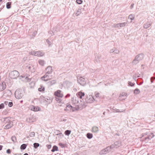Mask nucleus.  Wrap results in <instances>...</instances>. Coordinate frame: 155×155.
Masks as SVG:
<instances>
[{
    "label": "nucleus",
    "mask_w": 155,
    "mask_h": 155,
    "mask_svg": "<svg viewBox=\"0 0 155 155\" xmlns=\"http://www.w3.org/2000/svg\"><path fill=\"white\" fill-rule=\"evenodd\" d=\"M11 118L9 117H6L4 118L3 123L6 125L5 126L4 129H8L11 128L13 124L12 121H11Z\"/></svg>",
    "instance_id": "nucleus-1"
},
{
    "label": "nucleus",
    "mask_w": 155,
    "mask_h": 155,
    "mask_svg": "<svg viewBox=\"0 0 155 155\" xmlns=\"http://www.w3.org/2000/svg\"><path fill=\"white\" fill-rule=\"evenodd\" d=\"M144 57V54L143 53L140 54L136 55L134 59L132 62L133 65H136L140 61L142 60Z\"/></svg>",
    "instance_id": "nucleus-2"
},
{
    "label": "nucleus",
    "mask_w": 155,
    "mask_h": 155,
    "mask_svg": "<svg viewBox=\"0 0 155 155\" xmlns=\"http://www.w3.org/2000/svg\"><path fill=\"white\" fill-rule=\"evenodd\" d=\"M144 137L143 138V140L145 142H147L148 141L147 140H150L153 137L154 135L153 133H149L147 132L143 134V137Z\"/></svg>",
    "instance_id": "nucleus-3"
},
{
    "label": "nucleus",
    "mask_w": 155,
    "mask_h": 155,
    "mask_svg": "<svg viewBox=\"0 0 155 155\" xmlns=\"http://www.w3.org/2000/svg\"><path fill=\"white\" fill-rule=\"evenodd\" d=\"M24 92L21 89H17L15 93V96L17 99H20L23 96Z\"/></svg>",
    "instance_id": "nucleus-4"
},
{
    "label": "nucleus",
    "mask_w": 155,
    "mask_h": 155,
    "mask_svg": "<svg viewBox=\"0 0 155 155\" xmlns=\"http://www.w3.org/2000/svg\"><path fill=\"white\" fill-rule=\"evenodd\" d=\"M83 97L82 96H79L78 103H79V100L80 101V102L79 103V105H78V110L81 108L82 109L85 107Z\"/></svg>",
    "instance_id": "nucleus-5"
},
{
    "label": "nucleus",
    "mask_w": 155,
    "mask_h": 155,
    "mask_svg": "<svg viewBox=\"0 0 155 155\" xmlns=\"http://www.w3.org/2000/svg\"><path fill=\"white\" fill-rule=\"evenodd\" d=\"M10 78L12 79H16L19 75V72L17 71H12L9 73Z\"/></svg>",
    "instance_id": "nucleus-6"
},
{
    "label": "nucleus",
    "mask_w": 155,
    "mask_h": 155,
    "mask_svg": "<svg viewBox=\"0 0 155 155\" xmlns=\"http://www.w3.org/2000/svg\"><path fill=\"white\" fill-rule=\"evenodd\" d=\"M111 149H112L111 146H108L106 148L101 150L100 152V154L101 155L106 154L110 152Z\"/></svg>",
    "instance_id": "nucleus-7"
},
{
    "label": "nucleus",
    "mask_w": 155,
    "mask_h": 155,
    "mask_svg": "<svg viewBox=\"0 0 155 155\" xmlns=\"http://www.w3.org/2000/svg\"><path fill=\"white\" fill-rule=\"evenodd\" d=\"M78 83H79L81 85L84 86L86 84V79L82 77L79 76L78 75Z\"/></svg>",
    "instance_id": "nucleus-8"
},
{
    "label": "nucleus",
    "mask_w": 155,
    "mask_h": 155,
    "mask_svg": "<svg viewBox=\"0 0 155 155\" xmlns=\"http://www.w3.org/2000/svg\"><path fill=\"white\" fill-rule=\"evenodd\" d=\"M49 74L46 73L44 76L41 78V79L45 81L51 79L52 78V76L51 75H49Z\"/></svg>",
    "instance_id": "nucleus-9"
},
{
    "label": "nucleus",
    "mask_w": 155,
    "mask_h": 155,
    "mask_svg": "<svg viewBox=\"0 0 155 155\" xmlns=\"http://www.w3.org/2000/svg\"><path fill=\"white\" fill-rule=\"evenodd\" d=\"M85 100L87 103H91L94 101V99L92 96L89 95L86 96Z\"/></svg>",
    "instance_id": "nucleus-10"
},
{
    "label": "nucleus",
    "mask_w": 155,
    "mask_h": 155,
    "mask_svg": "<svg viewBox=\"0 0 155 155\" xmlns=\"http://www.w3.org/2000/svg\"><path fill=\"white\" fill-rule=\"evenodd\" d=\"M35 121L36 118L34 116H31L27 118L26 120V121L29 123H31Z\"/></svg>",
    "instance_id": "nucleus-11"
},
{
    "label": "nucleus",
    "mask_w": 155,
    "mask_h": 155,
    "mask_svg": "<svg viewBox=\"0 0 155 155\" xmlns=\"http://www.w3.org/2000/svg\"><path fill=\"white\" fill-rule=\"evenodd\" d=\"M121 142L120 141H117L114 142V144L111 145L112 149L114 148H117L120 146Z\"/></svg>",
    "instance_id": "nucleus-12"
},
{
    "label": "nucleus",
    "mask_w": 155,
    "mask_h": 155,
    "mask_svg": "<svg viewBox=\"0 0 155 155\" xmlns=\"http://www.w3.org/2000/svg\"><path fill=\"white\" fill-rule=\"evenodd\" d=\"M54 95L56 97H58L61 98L63 96V95L61 93V91L60 90H58L54 92Z\"/></svg>",
    "instance_id": "nucleus-13"
},
{
    "label": "nucleus",
    "mask_w": 155,
    "mask_h": 155,
    "mask_svg": "<svg viewBox=\"0 0 155 155\" xmlns=\"http://www.w3.org/2000/svg\"><path fill=\"white\" fill-rule=\"evenodd\" d=\"M6 85L5 82L3 81L0 84V91H2L6 88Z\"/></svg>",
    "instance_id": "nucleus-14"
},
{
    "label": "nucleus",
    "mask_w": 155,
    "mask_h": 155,
    "mask_svg": "<svg viewBox=\"0 0 155 155\" xmlns=\"http://www.w3.org/2000/svg\"><path fill=\"white\" fill-rule=\"evenodd\" d=\"M45 71L48 74H51L53 71L52 67L50 66H48L45 69Z\"/></svg>",
    "instance_id": "nucleus-15"
},
{
    "label": "nucleus",
    "mask_w": 155,
    "mask_h": 155,
    "mask_svg": "<svg viewBox=\"0 0 155 155\" xmlns=\"http://www.w3.org/2000/svg\"><path fill=\"white\" fill-rule=\"evenodd\" d=\"M127 24V22L118 23L116 24L115 27L118 28L119 27H123L125 26Z\"/></svg>",
    "instance_id": "nucleus-16"
},
{
    "label": "nucleus",
    "mask_w": 155,
    "mask_h": 155,
    "mask_svg": "<svg viewBox=\"0 0 155 155\" xmlns=\"http://www.w3.org/2000/svg\"><path fill=\"white\" fill-rule=\"evenodd\" d=\"M31 110H33L34 111H40L41 108L38 107H35L34 106H31L30 107Z\"/></svg>",
    "instance_id": "nucleus-17"
},
{
    "label": "nucleus",
    "mask_w": 155,
    "mask_h": 155,
    "mask_svg": "<svg viewBox=\"0 0 155 155\" xmlns=\"http://www.w3.org/2000/svg\"><path fill=\"white\" fill-rule=\"evenodd\" d=\"M152 24L150 21H148L143 25V28L145 29H147L149 28Z\"/></svg>",
    "instance_id": "nucleus-18"
},
{
    "label": "nucleus",
    "mask_w": 155,
    "mask_h": 155,
    "mask_svg": "<svg viewBox=\"0 0 155 155\" xmlns=\"http://www.w3.org/2000/svg\"><path fill=\"white\" fill-rule=\"evenodd\" d=\"M56 81L55 80H52L47 82V84L49 86H51L56 83Z\"/></svg>",
    "instance_id": "nucleus-19"
},
{
    "label": "nucleus",
    "mask_w": 155,
    "mask_h": 155,
    "mask_svg": "<svg viewBox=\"0 0 155 155\" xmlns=\"http://www.w3.org/2000/svg\"><path fill=\"white\" fill-rule=\"evenodd\" d=\"M91 131L93 133H97L98 131V128L96 126H94L93 127Z\"/></svg>",
    "instance_id": "nucleus-20"
},
{
    "label": "nucleus",
    "mask_w": 155,
    "mask_h": 155,
    "mask_svg": "<svg viewBox=\"0 0 155 155\" xmlns=\"http://www.w3.org/2000/svg\"><path fill=\"white\" fill-rule=\"evenodd\" d=\"M127 93L124 92H123L121 94L119 95V97H125V98H123V99H121V100L122 101L123 100H124L125 98L127 97Z\"/></svg>",
    "instance_id": "nucleus-21"
},
{
    "label": "nucleus",
    "mask_w": 155,
    "mask_h": 155,
    "mask_svg": "<svg viewBox=\"0 0 155 155\" xmlns=\"http://www.w3.org/2000/svg\"><path fill=\"white\" fill-rule=\"evenodd\" d=\"M44 54V53L41 51H36V56H42Z\"/></svg>",
    "instance_id": "nucleus-22"
},
{
    "label": "nucleus",
    "mask_w": 155,
    "mask_h": 155,
    "mask_svg": "<svg viewBox=\"0 0 155 155\" xmlns=\"http://www.w3.org/2000/svg\"><path fill=\"white\" fill-rule=\"evenodd\" d=\"M58 150V148L57 146L56 145H54L53 146L52 149L51 150V151L52 152H54L55 151H57Z\"/></svg>",
    "instance_id": "nucleus-23"
},
{
    "label": "nucleus",
    "mask_w": 155,
    "mask_h": 155,
    "mask_svg": "<svg viewBox=\"0 0 155 155\" xmlns=\"http://www.w3.org/2000/svg\"><path fill=\"white\" fill-rule=\"evenodd\" d=\"M140 75L138 73H135V74H134L133 78L134 79L136 80L137 78L140 77Z\"/></svg>",
    "instance_id": "nucleus-24"
},
{
    "label": "nucleus",
    "mask_w": 155,
    "mask_h": 155,
    "mask_svg": "<svg viewBox=\"0 0 155 155\" xmlns=\"http://www.w3.org/2000/svg\"><path fill=\"white\" fill-rule=\"evenodd\" d=\"M11 4L12 2H7L6 5V8L8 9L10 8H11Z\"/></svg>",
    "instance_id": "nucleus-25"
},
{
    "label": "nucleus",
    "mask_w": 155,
    "mask_h": 155,
    "mask_svg": "<svg viewBox=\"0 0 155 155\" xmlns=\"http://www.w3.org/2000/svg\"><path fill=\"white\" fill-rule=\"evenodd\" d=\"M87 137L89 139H91L93 137V134L90 133H88L86 134Z\"/></svg>",
    "instance_id": "nucleus-26"
},
{
    "label": "nucleus",
    "mask_w": 155,
    "mask_h": 155,
    "mask_svg": "<svg viewBox=\"0 0 155 155\" xmlns=\"http://www.w3.org/2000/svg\"><path fill=\"white\" fill-rule=\"evenodd\" d=\"M27 145L25 144H22L20 147V149L21 150H25L27 147Z\"/></svg>",
    "instance_id": "nucleus-27"
},
{
    "label": "nucleus",
    "mask_w": 155,
    "mask_h": 155,
    "mask_svg": "<svg viewBox=\"0 0 155 155\" xmlns=\"http://www.w3.org/2000/svg\"><path fill=\"white\" fill-rule=\"evenodd\" d=\"M85 95V93L84 92H83L81 91L78 92V97H79V96H82L83 97H84Z\"/></svg>",
    "instance_id": "nucleus-28"
},
{
    "label": "nucleus",
    "mask_w": 155,
    "mask_h": 155,
    "mask_svg": "<svg viewBox=\"0 0 155 155\" xmlns=\"http://www.w3.org/2000/svg\"><path fill=\"white\" fill-rule=\"evenodd\" d=\"M71 131L69 130H66L64 132V134L68 136L71 133Z\"/></svg>",
    "instance_id": "nucleus-29"
},
{
    "label": "nucleus",
    "mask_w": 155,
    "mask_h": 155,
    "mask_svg": "<svg viewBox=\"0 0 155 155\" xmlns=\"http://www.w3.org/2000/svg\"><path fill=\"white\" fill-rule=\"evenodd\" d=\"M39 146L40 144L38 143H35L33 144L34 147L35 149H37Z\"/></svg>",
    "instance_id": "nucleus-30"
},
{
    "label": "nucleus",
    "mask_w": 155,
    "mask_h": 155,
    "mask_svg": "<svg viewBox=\"0 0 155 155\" xmlns=\"http://www.w3.org/2000/svg\"><path fill=\"white\" fill-rule=\"evenodd\" d=\"M45 87L42 86H41V87L39 88L38 89V91L40 92H42L44 91H45Z\"/></svg>",
    "instance_id": "nucleus-31"
},
{
    "label": "nucleus",
    "mask_w": 155,
    "mask_h": 155,
    "mask_svg": "<svg viewBox=\"0 0 155 155\" xmlns=\"http://www.w3.org/2000/svg\"><path fill=\"white\" fill-rule=\"evenodd\" d=\"M134 15L133 14H130L128 16V18L130 19L131 20H133L134 19Z\"/></svg>",
    "instance_id": "nucleus-32"
},
{
    "label": "nucleus",
    "mask_w": 155,
    "mask_h": 155,
    "mask_svg": "<svg viewBox=\"0 0 155 155\" xmlns=\"http://www.w3.org/2000/svg\"><path fill=\"white\" fill-rule=\"evenodd\" d=\"M39 64L42 66H43L44 64L45 61L43 60H40L38 61Z\"/></svg>",
    "instance_id": "nucleus-33"
},
{
    "label": "nucleus",
    "mask_w": 155,
    "mask_h": 155,
    "mask_svg": "<svg viewBox=\"0 0 155 155\" xmlns=\"http://www.w3.org/2000/svg\"><path fill=\"white\" fill-rule=\"evenodd\" d=\"M140 92L138 88H136L134 91V93L135 94H138Z\"/></svg>",
    "instance_id": "nucleus-34"
},
{
    "label": "nucleus",
    "mask_w": 155,
    "mask_h": 155,
    "mask_svg": "<svg viewBox=\"0 0 155 155\" xmlns=\"http://www.w3.org/2000/svg\"><path fill=\"white\" fill-rule=\"evenodd\" d=\"M111 110H113V112H120L121 111H120L118 109H113V108H112L111 109Z\"/></svg>",
    "instance_id": "nucleus-35"
},
{
    "label": "nucleus",
    "mask_w": 155,
    "mask_h": 155,
    "mask_svg": "<svg viewBox=\"0 0 155 155\" xmlns=\"http://www.w3.org/2000/svg\"><path fill=\"white\" fill-rule=\"evenodd\" d=\"M55 100L58 102L59 103H60L61 101V98L58 97H56L55 98Z\"/></svg>",
    "instance_id": "nucleus-36"
},
{
    "label": "nucleus",
    "mask_w": 155,
    "mask_h": 155,
    "mask_svg": "<svg viewBox=\"0 0 155 155\" xmlns=\"http://www.w3.org/2000/svg\"><path fill=\"white\" fill-rule=\"evenodd\" d=\"M12 140L14 142H15L16 141V138L15 136H13L11 137Z\"/></svg>",
    "instance_id": "nucleus-37"
},
{
    "label": "nucleus",
    "mask_w": 155,
    "mask_h": 155,
    "mask_svg": "<svg viewBox=\"0 0 155 155\" xmlns=\"http://www.w3.org/2000/svg\"><path fill=\"white\" fill-rule=\"evenodd\" d=\"M71 101L72 103H73L74 104H76L77 103H78V101H77L76 99L75 100H74V97L72 98Z\"/></svg>",
    "instance_id": "nucleus-38"
},
{
    "label": "nucleus",
    "mask_w": 155,
    "mask_h": 155,
    "mask_svg": "<svg viewBox=\"0 0 155 155\" xmlns=\"http://www.w3.org/2000/svg\"><path fill=\"white\" fill-rule=\"evenodd\" d=\"M35 133L34 132H32L30 133L29 136L31 137H34L35 136Z\"/></svg>",
    "instance_id": "nucleus-39"
},
{
    "label": "nucleus",
    "mask_w": 155,
    "mask_h": 155,
    "mask_svg": "<svg viewBox=\"0 0 155 155\" xmlns=\"http://www.w3.org/2000/svg\"><path fill=\"white\" fill-rule=\"evenodd\" d=\"M58 145L62 148H64L65 147V145L64 144H63L61 143H59L58 144Z\"/></svg>",
    "instance_id": "nucleus-40"
},
{
    "label": "nucleus",
    "mask_w": 155,
    "mask_h": 155,
    "mask_svg": "<svg viewBox=\"0 0 155 155\" xmlns=\"http://www.w3.org/2000/svg\"><path fill=\"white\" fill-rule=\"evenodd\" d=\"M114 53L115 54H118L119 52V51L115 48H114Z\"/></svg>",
    "instance_id": "nucleus-41"
},
{
    "label": "nucleus",
    "mask_w": 155,
    "mask_h": 155,
    "mask_svg": "<svg viewBox=\"0 0 155 155\" xmlns=\"http://www.w3.org/2000/svg\"><path fill=\"white\" fill-rule=\"evenodd\" d=\"M128 84H129V85H130L131 87H132L134 85L135 83H132L130 81H129L128 82Z\"/></svg>",
    "instance_id": "nucleus-42"
},
{
    "label": "nucleus",
    "mask_w": 155,
    "mask_h": 155,
    "mask_svg": "<svg viewBox=\"0 0 155 155\" xmlns=\"http://www.w3.org/2000/svg\"><path fill=\"white\" fill-rule=\"evenodd\" d=\"M33 67H31V66H26V69H28L29 71H32L31 70V68H32Z\"/></svg>",
    "instance_id": "nucleus-43"
},
{
    "label": "nucleus",
    "mask_w": 155,
    "mask_h": 155,
    "mask_svg": "<svg viewBox=\"0 0 155 155\" xmlns=\"http://www.w3.org/2000/svg\"><path fill=\"white\" fill-rule=\"evenodd\" d=\"M36 51H31V52H30V54L34 55L36 56Z\"/></svg>",
    "instance_id": "nucleus-44"
},
{
    "label": "nucleus",
    "mask_w": 155,
    "mask_h": 155,
    "mask_svg": "<svg viewBox=\"0 0 155 155\" xmlns=\"http://www.w3.org/2000/svg\"><path fill=\"white\" fill-rule=\"evenodd\" d=\"M95 95L96 97H99V93L96 91L95 92Z\"/></svg>",
    "instance_id": "nucleus-45"
},
{
    "label": "nucleus",
    "mask_w": 155,
    "mask_h": 155,
    "mask_svg": "<svg viewBox=\"0 0 155 155\" xmlns=\"http://www.w3.org/2000/svg\"><path fill=\"white\" fill-rule=\"evenodd\" d=\"M4 107V105L3 103L0 104V109L3 108Z\"/></svg>",
    "instance_id": "nucleus-46"
},
{
    "label": "nucleus",
    "mask_w": 155,
    "mask_h": 155,
    "mask_svg": "<svg viewBox=\"0 0 155 155\" xmlns=\"http://www.w3.org/2000/svg\"><path fill=\"white\" fill-rule=\"evenodd\" d=\"M8 105L9 107H12L13 105V103L12 102H9Z\"/></svg>",
    "instance_id": "nucleus-47"
},
{
    "label": "nucleus",
    "mask_w": 155,
    "mask_h": 155,
    "mask_svg": "<svg viewBox=\"0 0 155 155\" xmlns=\"http://www.w3.org/2000/svg\"><path fill=\"white\" fill-rule=\"evenodd\" d=\"M46 42L49 45V46H50L51 45V42L50 41H49L48 40V39L46 40Z\"/></svg>",
    "instance_id": "nucleus-48"
},
{
    "label": "nucleus",
    "mask_w": 155,
    "mask_h": 155,
    "mask_svg": "<svg viewBox=\"0 0 155 155\" xmlns=\"http://www.w3.org/2000/svg\"><path fill=\"white\" fill-rule=\"evenodd\" d=\"M6 153L8 154H10L11 153V150L10 149H8L6 150Z\"/></svg>",
    "instance_id": "nucleus-49"
},
{
    "label": "nucleus",
    "mask_w": 155,
    "mask_h": 155,
    "mask_svg": "<svg viewBox=\"0 0 155 155\" xmlns=\"http://www.w3.org/2000/svg\"><path fill=\"white\" fill-rule=\"evenodd\" d=\"M46 146L48 149H50L51 148V144L47 145H46Z\"/></svg>",
    "instance_id": "nucleus-50"
},
{
    "label": "nucleus",
    "mask_w": 155,
    "mask_h": 155,
    "mask_svg": "<svg viewBox=\"0 0 155 155\" xmlns=\"http://www.w3.org/2000/svg\"><path fill=\"white\" fill-rule=\"evenodd\" d=\"M134 3L132 4L130 6V8L131 9H132L134 7Z\"/></svg>",
    "instance_id": "nucleus-51"
},
{
    "label": "nucleus",
    "mask_w": 155,
    "mask_h": 155,
    "mask_svg": "<svg viewBox=\"0 0 155 155\" xmlns=\"http://www.w3.org/2000/svg\"><path fill=\"white\" fill-rule=\"evenodd\" d=\"M83 1L82 0H78V4H81L82 3Z\"/></svg>",
    "instance_id": "nucleus-52"
},
{
    "label": "nucleus",
    "mask_w": 155,
    "mask_h": 155,
    "mask_svg": "<svg viewBox=\"0 0 155 155\" xmlns=\"http://www.w3.org/2000/svg\"><path fill=\"white\" fill-rule=\"evenodd\" d=\"M114 48H113V49H111L110 50V53H112L114 52Z\"/></svg>",
    "instance_id": "nucleus-53"
},
{
    "label": "nucleus",
    "mask_w": 155,
    "mask_h": 155,
    "mask_svg": "<svg viewBox=\"0 0 155 155\" xmlns=\"http://www.w3.org/2000/svg\"><path fill=\"white\" fill-rule=\"evenodd\" d=\"M101 55L100 54H98L96 55V57H97V58L99 59L101 57Z\"/></svg>",
    "instance_id": "nucleus-54"
},
{
    "label": "nucleus",
    "mask_w": 155,
    "mask_h": 155,
    "mask_svg": "<svg viewBox=\"0 0 155 155\" xmlns=\"http://www.w3.org/2000/svg\"><path fill=\"white\" fill-rule=\"evenodd\" d=\"M70 94H67L65 96V98H67V97H70Z\"/></svg>",
    "instance_id": "nucleus-55"
},
{
    "label": "nucleus",
    "mask_w": 155,
    "mask_h": 155,
    "mask_svg": "<svg viewBox=\"0 0 155 155\" xmlns=\"http://www.w3.org/2000/svg\"><path fill=\"white\" fill-rule=\"evenodd\" d=\"M140 79L141 80V81H140V83L139 84V85H140L142 84L143 83V80L142 79L140 78Z\"/></svg>",
    "instance_id": "nucleus-56"
},
{
    "label": "nucleus",
    "mask_w": 155,
    "mask_h": 155,
    "mask_svg": "<svg viewBox=\"0 0 155 155\" xmlns=\"http://www.w3.org/2000/svg\"><path fill=\"white\" fill-rule=\"evenodd\" d=\"M153 77H151V78H150L151 82L152 83L153 82L154 80L153 79Z\"/></svg>",
    "instance_id": "nucleus-57"
},
{
    "label": "nucleus",
    "mask_w": 155,
    "mask_h": 155,
    "mask_svg": "<svg viewBox=\"0 0 155 155\" xmlns=\"http://www.w3.org/2000/svg\"><path fill=\"white\" fill-rule=\"evenodd\" d=\"M8 101H6L4 102V103L6 105H7L8 104Z\"/></svg>",
    "instance_id": "nucleus-58"
},
{
    "label": "nucleus",
    "mask_w": 155,
    "mask_h": 155,
    "mask_svg": "<svg viewBox=\"0 0 155 155\" xmlns=\"http://www.w3.org/2000/svg\"><path fill=\"white\" fill-rule=\"evenodd\" d=\"M2 146L0 145V150H2Z\"/></svg>",
    "instance_id": "nucleus-59"
},
{
    "label": "nucleus",
    "mask_w": 155,
    "mask_h": 155,
    "mask_svg": "<svg viewBox=\"0 0 155 155\" xmlns=\"http://www.w3.org/2000/svg\"><path fill=\"white\" fill-rule=\"evenodd\" d=\"M66 120H67L66 119H62L61 120L62 121H66Z\"/></svg>",
    "instance_id": "nucleus-60"
},
{
    "label": "nucleus",
    "mask_w": 155,
    "mask_h": 155,
    "mask_svg": "<svg viewBox=\"0 0 155 155\" xmlns=\"http://www.w3.org/2000/svg\"><path fill=\"white\" fill-rule=\"evenodd\" d=\"M81 10L80 9H78V12L81 13Z\"/></svg>",
    "instance_id": "nucleus-61"
},
{
    "label": "nucleus",
    "mask_w": 155,
    "mask_h": 155,
    "mask_svg": "<svg viewBox=\"0 0 155 155\" xmlns=\"http://www.w3.org/2000/svg\"><path fill=\"white\" fill-rule=\"evenodd\" d=\"M23 155H28L27 153H25Z\"/></svg>",
    "instance_id": "nucleus-62"
},
{
    "label": "nucleus",
    "mask_w": 155,
    "mask_h": 155,
    "mask_svg": "<svg viewBox=\"0 0 155 155\" xmlns=\"http://www.w3.org/2000/svg\"><path fill=\"white\" fill-rule=\"evenodd\" d=\"M103 114L104 115H105V112H104V113H103Z\"/></svg>",
    "instance_id": "nucleus-63"
},
{
    "label": "nucleus",
    "mask_w": 155,
    "mask_h": 155,
    "mask_svg": "<svg viewBox=\"0 0 155 155\" xmlns=\"http://www.w3.org/2000/svg\"><path fill=\"white\" fill-rule=\"evenodd\" d=\"M153 79L154 80H155V77H153Z\"/></svg>",
    "instance_id": "nucleus-64"
}]
</instances>
